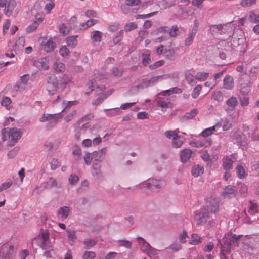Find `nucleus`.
Segmentation results:
<instances>
[{"mask_svg":"<svg viewBox=\"0 0 259 259\" xmlns=\"http://www.w3.org/2000/svg\"><path fill=\"white\" fill-rule=\"evenodd\" d=\"M179 130L178 129H176L174 131L170 130L166 131L164 133V135L167 139L171 140L173 141L178 136H179Z\"/></svg>","mask_w":259,"mask_h":259,"instance_id":"obj_37","label":"nucleus"},{"mask_svg":"<svg viewBox=\"0 0 259 259\" xmlns=\"http://www.w3.org/2000/svg\"><path fill=\"white\" fill-rule=\"evenodd\" d=\"M226 104L230 110H233L238 104V101L235 97L232 96L226 101Z\"/></svg>","mask_w":259,"mask_h":259,"instance_id":"obj_29","label":"nucleus"},{"mask_svg":"<svg viewBox=\"0 0 259 259\" xmlns=\"http://www.w3.org/2000/svg\"><path fill=\"white\" fill-rule=\"evenodd\" d=\"M16 6L15 0H8L6 6H4V13L7 17H10L12 15L13 10Z\"/></svg>","mask_w":259,"mask_h":259,"instance_id":"obj_11","label":"nucleus"},{"mask_svg":"<svg viewBox=\"0 0 259 259\" xmlns=\"http://www.w3.org/2000/svg\"><path fill=\"white\" fill-rule=\"evenodd\" d=\"M32 245H36L44 250L50 249L52 247V244L49 231L41 229L38 236L32 240Z\"/></svg>","mask_w":259,"mask_h":259,"instance_id":"obj_4","label":"nucleus"},{"mask_svg":"<svg viewBox=\"0 0 259 259\" xmlns=\"http://www.w3.org/2000/svg\"><path fill=\"white\" fill-rule=\"evenodd\" d=\"M71 81V77L67 74H64L61 77L59 78V88L61 90H64L66 85Z\"/></svg>","mask_w":259,"mask_h":259,"instance_id":"obj_18","label":"nucleus"},{"mask_svg":"<svg viewBox=\"0 0 259 259\" xmlns=\"http://www.w3.org/2000/svg\"><path fill=\"white\" fill-rule=\"evenodd\" d=\"M220 128V125L216 124L215 125L204 130L200 134L203 137H207L211 135L214 132L217 131V128Z\"/></svg>","mask_w":259,"mask_h":259,"instance_id":"obj_21","label":"nucleus"},{"mask_svg":"<svg viewBox=\"0 0 259 259\" xmlns=\"http://www.w3.org/2000/svg\"><path fill=\"white\" fill-rule=\"evenodd\" d=\"M165 185L163 180L150 178L140 183L139 187L147 193H157L161 191Z\"/></svg>","mask_w":259,"mask_h":259,"instance_id":"obj_3","label":"nucleus"},{"mask_svg":"<svg viewBox=\"0 0 259 259\" xmlns=\"http://www.w3.org/2000/svg\"><path fill=\"white\" fill-rule=\"evenodd\" d=\"M22 132L16 127L10 128L8 132L9 139L12 144H15L22 136Z\"/></svg>","mask_w":259,"mask_h":259,"instance_id":"obj_9","label":"nucleus"},{"mask_svg":"<svg viewBox=\"0 0 259 259\" xmlns=\"http://www.w3.org/2000/svg\"><path fill=\"white\" fill-rule=\"evenodd\" d=\"M53 68L57 72H62L65 70V65L59 61H56L53 65Z\"/></svg>","mask_w":259,"mask_h":259,"instance_id":"obj_39","label":"nucleus"},{"mask_svg":"<svg viewBox=\"0 0 259 259\" xmlns=\"http://www.w3.org/2000/svg\"><path fill=\"white\" fill-rule=\"evenodd\" d=\"M103 34L98 30H95L91 33V39L94 42H101Z\"/></svg>","mask_w":259,"mask_h":259,"instance_id":"obj_30","label":"nucleus"},{"mask_svg":"<svg viewBox=\"0 0 259 259\" xmlns=\"http://www.w3.org/2000/svg\"><path fill=\"white\" fill-rule=\"evenodd\" d=\"M77 35H73L68 37L66 38V44L68 46L74 48L77 44Z\"/></svg>","mask_w":259,"mask_h":259,"instance_id":"obj_40","label":"nucleus"},{"mask_svg":"<svg viewBox=\"0 0 259 259\" xmlns=\"http://www.w3.org/2000/svg\"><path fill=\"white\" fill-rule=\"evenodd\" d=\"M237 155L236 154H232L228 156H224L223 158V167L226 171H229L233 168V163L236 160Z\"/></svg>","mask_w":259,"mask_h":259,"instance_id":"obj_8","label":"nucleus"},{"mask_svg":"<svg viewBox=\"0 0 259 259\" xmlns=\"http://www.w3.org/2000/svg\"><path fill=\"white\" fill-rule=\"evenodd\" d=\"M29 79L30 75L29 74H24L21 76L20 77V84L17 83L15 86L17 88V90L21 91L23 88L21 84H26Z\"/></svg>","mask_w":259,"mask_h":259,"instance_id":"obj_35","label":"nucleus"},{"mask_svg":"<svg viewBox=\"0 0 259 259\" xmlns=\"http://www.w3.org/2000/svg\"><path fill=\"white\" fill-rule=\"evenodd\" d=\"M61 162L57 158H53L50 162V166L52 170H55L61 166Z\"/></svg>","mask_w":259,"mask_h":259,"instance_id":"obj_60","label":"nucleus"},{"mask_svg":"<svg viewBox=\"0 0 259 259\" xmlns=\"http://www.w3.org/2000/svg\"><path fill=\"white\" fill-rule=\"evenodd\" d=\"M202 88V86L200 84L197 85L194 88L191 94L193 98L196 99L199 96Z\"/></svg>","mask_w":259,"mask_h":259,"instance_id":"obj_58","label":"nucleus"},{"mask_svg":"<svg viewBox=\"0 0 259 259\" xmlns=\"http://www.w3.org/2000/svg\"><path fill=\"white\" fill-rule=\"evenodd\" d=\"M159 250L152 247H150V249L146 253L151 259H158L157 256L158 252Z\"/></svg>","mask_w":259,"mask_h":259,"instance_id":"obj_43","label":"nucleus"},{"mask_svg":"<svg viewBox=\"0 0 259 259\" xmlns=\"http://www.w3.org/2000/svg\"><path fill=\"white\" fill-rule=\"evenodd\" d=\"M95 81L94 80H91L89 82L88 87L91 91H95L98 94H100L101 93L103 94V96H107V97L113 93L114 91L113 89L110 90L106 93H103L105 90V87L103 85H95Z\"/></svg>","mask_w":259,"mask_h":259,"instance_id":"obj_7","label":"nucleus"},{"mask_svg":"<svg viewBox=\"0 0 259 259\" xmlns=\"http://www.w3.org/2000/svg\"><path fill=\"white\" fill-rule=\"evenodd\" d=\"M212 141L210 138L204 139L202 141L196 140L192 141L191 143L193 147L196 148H201L202 147H207L211 144Z\"/></svg>","mask_w":259,"mask_h":259,"instance_id":"obj_14","label":"nucleus"},{"mask_svg":"<svg viewBox=\"0 0 259 259\" xmlns=\"http://www.w3.org/2000/svg\"><path fill=\"white\" fill-rule=\"evenodd\" d=\"M234 187L231 185L227 186L222 192L223 195L225 198H232L235 195Z\"/></svg>","mask_w":259,"mask_h":259,"instance_id":"obj_22","label":"nucleus"},{"mask_svg":"<svg viewBox=\"0 0 259 259\" xmlns=\"http://www.w3.org/2000/svg\"><path fill=\"white\" fill-rule=\"evenodd\" d=\"M222 24L211 25L209 27V31L212 35L214 36L221 35Z\"/></svg>","mask_w":259,"mask_h":259,"instance_id":"obj_36","label":"nucleus"},{"mask_svg":"<svg viewBox=\"0 0 259 259\" xmlns=\"http://www.w3.org/2000/svg\"><path fill=\"white\" fill-rule=\"evenodd\" d=\"M236 174L240 179L243 178L245 177V171L244 167L241 165H238L236 167Z\"/></svg>","mask_w":259,"mask_h":259,"instance_id":"obj_54","label":"nucleus"},{"mask_svg":"<svg viewBox=\"0 0 259 259\" xmlns=\"http://www.w3.org/2000/svg\"><path fill=\"white\" fill-rule=\"evenodd\" d=\"M56 47V44L52 39H49L44 45V49L47 52H51Z\"/></svg>","mask_w":259,"mask_h":259,"instance_id":"obj_34","label":"nucleus"},{"mask_svg":"<svg viewBox=\"0 0 259 259\" xmlns=\"http://www.w3.org/2000/svg\"><path fill=\"white\" fill-rule=\"evenodd\" d=\"M59 54L63 57H68L69 56L70 51L65 46H64L60 48Z\"/></svg>","mask_w":259,"mask_h":259,"instance_id":"obj_61","label":"nucleus"},{"mask_svg":"<svg viewBox=\"0 0 259 259\" xmlns=\"http://www.w3.org/2000/svg\"><path fill=\"white\" fill-rule=\"evenodd\" d=\"M78 102L77 101H64L62 103V106L64 107L63 111L69 109L71 106L75 105L77 104Z\"/></svg>","mask_w":259,"mask_h":259,"instance_id":"obj_59","label":"nucleus"},{"mask_svg":"<svg viewBox=\"0 0 259 259\" xmlns=\"http://www.w3.org/2000/svg\"><path fill=\"white\" fill-rule=\"evenodd\" d=\"M249 19L250 21L252 23H258L259 16L254 13V12L251 11L249 13Z\"/></svg>","mask_w":259,"mask_h":259,"instance_id":"obj_64","label":"nucleus"},{"mask_svg":"<svg viewBox=\"0 0 259 259\" xmlns=\"http://www.w3.org/2000/svg\"><path fill=\"white\" fill-rule=\"evenodd\" d=\"M70 212V207L64 206L59 208L57 211V215L64 219H66Z\"/></svg>","mask_w":259,"mask_h":259,"instance_id":"obj_24","label":"nucleus"},{"mask_svg":"<svg viewBox=\"0 0 259 259\" xmlns=\"http://www.w3.org/2000/svg\"><path fill=\"white\" fill-rule=\"evenodd\" d=\"M157 105L158 106L162 108H169L171 106V103L167 100H164L160 99L157 100Z\"/></svg>","mask_w":259,"mask_h":259,"instance_id":"obj_49","label":"nucleus"},{"mask_svg":"<svg viewBox=\"0 0 259 259\" xmlns=\"http://www.w3.org/2000/svg\"><path fill=\"white\" fill-rule=\"evenodd\" d=\"M62 115L61 113L57 114H44L42 117L40 118L39 120L40 122H45L47 121H50L52 119L55 118H61Z\"/></svg>","mask_w":259,"mask_h":259,"instance_id":"obj_23","label":"nucleus"},{"mask_svg":"<svg viewBox=\"0 0 259 259\" xmlns=\"http://www.w3.org/2000/svg\"><path fill=\"white\" fill-rule=\"evenodd\" d=\"M147 84L146 81L142 82V83L132 87L130 90L132 94H136L140 90H143L144 88H147Z\"/></svg>","mask_w":259,"mask_h":259,"instance_id":"obj_38","label":"nucleus"},{"mask_svg":"<svg viewBox=\"0 0 259 259\" xmlns=\"http://www.w3.org/2000/svg\"><path fill=\"white\" fill-rule=\"evenodd\" d=\"M150 53L151 52L149 50H145L142 53V64L144 66H146L150 62Z\"/></svg>","mask_w":259,"mask_h":259,"instance_id":"obj_32","label":"nucleus"},{"mask_svg":"<svg viewBox=\"0 0 259 259\" xmlns=\"http://www.w3.org/2000/svg\"><path fill=\"white\" fill-rule=\"evenodd\" d=\"M183 90L182 89L178 87H173L168 90L161 92L159 94L162 96H169L173 94H179L182 93Z\"/></svg>","mask_w":259,"mask_h":259,"instance_id":"obj_25","label":"nucleus"},{"mask_svg":"<svg viewBox=\"0 0 259 259\" xmlns=\"http://www.w3.org/2000/svg\"><path fill=\"white\" fill-rule=\"evenodd\" d=\"M217 124L220 125V127L222 126L223 130L224 131L229 130L232 127V121L227 118H222Z\"/></svg>","mask_w":259,"mask_h":259,"instance_id":"obj_20","label":"nucleus"},{"mask_svg":"<svg viewBox=\"0 0 259 259\" xmlns=\"http://www.w3.org/2000/svg\"><path fill=\"white\" fill-rule=\"evenodd\" d=\"M0 253L5 259H10L15 253V248L10 242L4 244L0 249Z\"/></svg>","mask_w":259,"mask_h":259,"instance_id":"obj_6","label":"nucleus"},{"mask_svg":"<svg viewBox=\"0 0 259 259\" xmlns=\"http://www.w3.org/2000/svg\"><path fill=\"white\" fill-rule=\"evenodd\" d=\"M1 105L7 109H9L11 107V100L8 97H4L2 100Z\"/></svg>","mask_w":259,"mask_h":259,"instance_id":"obj_53","label":"nucleus"},{"mask_svg":"<svg viewBox=\"0 0 259 259\" xmlns=\"http://www.w3.org/2000/svg\"><path fill=\"white\" fill-rule=\"evenodd\" d=\"M46 88L49 94L51 96L53 95L57 91V89L59 88V85L57 78L55 76L51 75L48 77Z\"/></svg>","mask_w":259,"mask_h":259,"instance_id":"obj_5","label":"nucleus"},{"mask_svg":"<svg viewBox=\"0 0 259 259\" xmlns=\"http://www.w3.org/2000/svg\"><path fill=\"white\" fill-rule=\"evenodd\" d=\"M117 245L118 246H123L126 248H131L132 247V243L126 240H120L117 241Z\"/></svg>","mask_w":259,"mask_h":259,"instance_id":"obj_52","label":"nucleus"},{"mask_svg":"<svg viewBox=\"0 0 259 259\" xmlns=\"http://www.w3.org/2000/svg\"><path fill=\"white\" fill-rule=\"evenodd\" d=\"M188 238L187 232L185 230H183L179 235V241L182 243H186Z\"/></svg>","mask_w":259,"mask_h":259,"instance_id":"obj_62","label":"nucleus"},{"mask_svg":"<svg viewBox=\"0 0 259 259\" xmlns=\"http://www.w3.org/2000/svg\"><path fill=\"white\" fill-rule=\"evenodd\" d=\"M193 153L192 151L189 148H185L180 151V155L181 160L183 163L188 161Z\"/></svg>","mask_w":259,"mask_h":259,"instance_id":"obj_13","label":"nucleus"},{"mask_svg":"<svg viewBox=\"0 0 259 259\" xmlns=\"http://www.w3.org/2000/svg\"><path fill=\"white\" fill-rule=\"evenodd\" d=\"M49 58L48 57H44L40 59V61L35 62V65L37 66L39 69L47 70L49 68Z\"/></svg>","mask_w":259,"mask_h":259,"instance_id":"obj_16","label":"nucleus"},{"mask_svg":"<svg viewBox=\"0 0 259 259\" xmlns=\"http://www.w3.org/2000/svg\"><path fill=\"white\" fill-rule=\"evenodd\" d=\"M66 233L69 244L71 245H74L77 239L76 231L72 229H68L66 230Z\"/></svg>","mask_w":259,"mask_h":259,"instance_id":"obj_17","label":"nucleus"},{"mask_svg":"<svg viewBox=\"0 0 259 259\" xmlns=\"http://www.w3.org/2000/svg\"><path fill=\"white\" fill-rule=\"evenodd\" d=\"M234 85L233 77L229 75H226L223 80V88L226 90H231L233 88Z\"/></svg>","mask_w":259,"mask_h":259,"instance_id":"obj_15","label":"nucleus"},{"mask_svg":"<svg viewBox=\"0 0 259 259\" xmlns=\"http://www.w3.org/2000/svg\"><path fill=\"white\" fill-rule=\"evenodd\" d=\"M137 240L141 250L143 252L146 253L151 246H150L148 242H146L145 240L141 237L137 238Z\"/></svg>","mask_w":259,"mask_h":259,"instance_id":"obj_26","label":"nucleus"},{"mask_svg":"<svg viewBox=\"0 0 259 259\" xmlns=\"http://www.w3.org/2000/svg\"><path fill=\"white\" fill-rule=\"evenodd\" d=\"M191 172L194 177H197L203 174V166L198 164L195 165L192 167Z\"/></svg>","mask_w":259,"mask_h":259,"instance_id":"obj_31","label":"nucleus"},{"mask_svg":"<svg viewBox=\"0 0 259 259\" xmlns=\"http://www.w3.org/2000/svg\"><path fill=\"white\" fill-rule=\"evenodd\" d=\"M12 185V181L11 179H7L4 183H2L0 186V192L7 190Z\"/></svg>","mask_w":259,"mask_h":259,"instance_id":"obj_55","label":"nucleus"},{"mask_svg":"<svg viewBox=\"0 0 259 259\" xmlns=\"http://www.w3.org/2000/svg\"><path fill=\"white\" fill-rule=\"evenodd\" d=\"M233 27L231 22L222 24L221 35L227 34L231 36L232 33Z\"/></svg>","mask_w":259,"mask_h":259,"instance_id":"obj_19","label":"nucleus"},{"mask_svg":"<svg viewBox=\"0 0 259 259\" xmlns=\"http://www.w3.org/2000/svg\"><path fill=\"white\" fill-rule=\"evenodd\" d=\"M106 151V148H103L98 151L94 152L92 153L94 160V162L100 163L105 158Z\"/></svg>","mask_w":259,"mask_h":259,"instance_id":"obj_12","label":"nucleus"},{"mask_svg":"<svg viewBox=\"0 0 259 259\" xmlns=\"http://www.w3.org/2000/svg\"><path fill=\"white\" fill-rule=\"evenodd\" d=\"M69 183L71 185H75L79 181V177L75 174H71L69 178Z\"/></svg>","mask_w":259,"mask_h":259,"instance_id":"obj_63","label":"nucleus"},{"mask_svg":"<svg viewBox=\"0 0 259 259\" xmlns=\"http://www.w3.org/2000/svg\"><path fill=\"white\" fill-rule=\"evenodd\" d=\"M219 202L213 197L206 200L204 206L201 208L196 213L197 224L205 225L207 228L213 227L215 225L214 219L212 215L219 210Z\"/></svg>","mask_w":259,"mask_h":259,"instance_id":"obj_1","label":"nucleus"},{"mask_svg":"<svg viewBox=\"0 0 259 259\" xmlns=\"http://www.w3.org/2000/svg\"><path fill=\"white\" fill-rule=\"evenodd\" d=\"M57 182L55 179L52 177H51L46 182L45 185L44 186V188L45 189H50L53 187H57Z\"/></svg>","mask_w":259,"mask_h":259,"instance_id":"obj_45","label":"nucleus"},{"mask_svg":"<svg viewBox=\"0 0 259 259\" xmlns=\"http://www.w3.org/2000/svg\"><path fill=\"white\" fill-rule=\"evenodd\" d=\"M162 78V76L160 75L151 78L149 80L146 81V83L147 84V87L154 85L159 81L160 79Z\"/></svg>","mask_w":259,"mask_h":259,"instance_id":"obj_56","label":"nucleus"},{"mask_svg":"<svg viewBox=\"0 0 259 259\" xmlns=\"http://www.w3.org/2000/svg\"><path fill=\"white\" fill-rule=\"evenodd\" d=\"M183 143V137L179 136L172 141V145L174 148H179L182 147Z\"/></svg>","mask_w":259,"mask_h":259,"instance_id":"obj_44","label":"nucleus"},{"mask_svg":"<svg viewBox=\"0 0 259 259\" xmlns=\"http://www.w3.org/2000/svg\"><path fill=\"white\" fill-rule=\"evenodd\" d=\"M197 33V29L195 27L194 29H192L189 32L188 37L185 40V45L186 46H190L193 41L194 38Z\"/></svg>","mask_w":259,"mask_h":259,"instance_id":"obj_27","label":"nucleus"},{"mask_svg":"<svg viewBox=\"0 0 259 259\" xmlns=\"http://www.w3.org/2000/svg\"><path fill=\"white\" fill-rule=\"evenodd\" d=\"M86 249H90L96 244V242L92 239H87L83 241Z\"/></svg>","mask_w":259,"mask_h":259,"instance_id":"obj_51","label":"nucleus"},{"mask_svg":"<svg viewBox=\"0 0 259 259\" xmlns=\"http://www.w3.org/2000/svg\"><path fill=\"white\" fill-rule=\"evenodd\" d=\"M248 213L251 215L258 212V205L257 204L250 202V206L248 209Z\"/></svg>","mask_w":259,"mask_h":259,"instance_id":"obj_47","label":"nucleus"},{"mask_svg":"<svg viewBox=\"0 0 259 259\" xmlns=\"http://www.w3.org/2000/svg\"><path fill=\"white\" fill-rule=\"evenodd\" d=\"M92 174L96 180H101L102 179L103 175L101 172L100 163L93 162Z\"/></svg>","mask_w":259,"mask_h":259,"instance_id":"obj_10","label":"nucleus"},{"mask_svg":"<svg viewBox=\"0 0 259 259\" xmlns=\"http://www.w3.org/2000/svg\"><path fill=\"white\" fill-rule=\"evenodd\" d=\"M198 112L197 109H193L190 112L186 113L185 115L181 117V120L183 121L191 119L194 118Z\"/></svg>","mask_w":259,"mask_h":259,"instance_id":"obj_28","label":"nucleus"},{"mask_svg":"<svg viewBox=\"0 0 259 259\" xmlns=\"http://www.w3.org/2000/svg\"><path fill=\"white\" fill-rule=\"evenodd\" d=\"M243 238L242 235H236L230 232L225 234L222 241L218 240L221 246L222 254L225 256L230 254L235 247H239L243 243Z\"/></svg>","mask_w":259,"mask_h":259,"instance_id":"obj_2","label":"nucleus"},{"mask_svg":"<svg viewBox=\"0 0 259 259\" xmlns=\"http://www.w3.org/2000/svg\"><path fill=\"white\" fill-rule=\"evenodd\" d=\"M175 54V51L174 48L164 49V57L166 59L171 60V58L174 56Z\"/></svg>","mask_w":259,"mask_h":259,"instance_id":"obj_50","label":"nucleus"},{"mask_svg":"<svg viewBox=\"0 0 259 259\" xmlns=\"http://www.w3.org/2000/svg\"><path fill=\"white\" fill-rule=\"evenodd\" d=\"M61 143L60 139H58L54 142H46L44 143V146L49 150H56L59 146Z\"/></svg>","mask_w":259,"mask_h":259,"instance_id":"obj_33","label":"nucleus"},{"mask_svg":"<svg viewBox=\"0 0 259 259\" xmlns=\"http://www.w3.org/2000/svg\"><path fill=\"white\" fill-rule=\"evenodd\" d=\"M212 97L215 101L220 102L224 99V93L221 91H215L212 93Z\"/></svg>","mask_w":259,"mask_h":259,"instance_id":"obj_42","label":"nucleus"},{"mask_svg":"<svg viewBox=\"0 0 259 259\" xmlns=\"http://www.w3.org/2000/svg\"><path fill=\"white\" fill-rule=\"evenodd\" d=\"M185 79L188 84L191 85H194L196 83V79H195V76H194L190 73H187L185 74Z\"/></svg>","mask_w":259,"mask_h":259,"instance_id":"obj_48","label":"nucleus"},{"mask_svg":"<svg viewBox=\"0 0 259 259\" xmlns=\"http://www.w3.org/2000/svg\"><path fill=\"white\" fill-rule=\"evenodd\" d=\"M202 238L197 234H193L191 235L190 244L192 245H198L201 242Z\"/></svg>","mask_w":259,"mask_h":259,"instance_id":"obj_41","label":"nucleus"},{"mask_svg":"<svg viewBox=\"0 0 259 259\" xmlns=\"http://www.w3.org/2000/svg\"><path fill=\"white\" fill-rule=\"evenodd\" d=\"M209 76V73L204 72H198L195 75V79L200 81L205 80Z\"/></svg>","mask_w":259,"mask_h":259,"instance_id":"obj_46","label":"nucleus"},{"mask_svg":"<svg viewBox=\"0 0 259 259\" xmlns=\"http://www.w3.org/2000/svg\"><path fill=\"white\" fill-rule=\"evenodd\" d=\"M96 256L95 252L91 251H85L84 252L82 259H94Z\"/></svg>","mask_w":259,"mask_h":259,"instance_id":"obj_57","label":"nucleus"}]
</instances>
